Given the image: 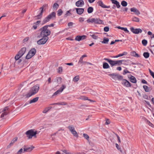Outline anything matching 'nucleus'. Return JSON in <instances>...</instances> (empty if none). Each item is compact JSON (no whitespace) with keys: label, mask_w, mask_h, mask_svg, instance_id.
I'll list each match as a JSON object with an SVG mask.
<instances>
[{"label":"nucleus","mask_w":154,"mask_h":154,"mask_svg":"<svg viewBox=\"0 0 154 154\" xmlns=\"http://www.w3.org/2000/svg\"><path fill=\"white\" fill-rule=\"evenodd\" d=\"M38 31L40 32L39 34L37 36V38H41L42 37L48 38V36L51 33L50 30L47 29V26H43L39 29Z\"/></svg>","instance_id":"nucleus-1"},{"label":"nucleus","mask_w":154,"mask_h":154,"mask_svg":"<svg viewBox=\"0 0 154 154\" xmlns=\"http://www.w3.org/2000/svg\"><path fill=\"white\" fill-rule=\"evenodd\" d=\"M39 89V85L38 84H37L31 88L29 92L27 94V97H30L35 94L38 92Z\"/></svg>","instance_id":"nucleus-2"},{"label":"nucleus","mask_w":154,"mask_h":154,"mask_svg":"<svg viewBox=\"0 0 154 154\" xmlns=\"http://www.w3.org/2000/svg\"><path fill=\"white\" fill-rule=\"evenodd\" d=\"M87 21L88 23H92L98 24H103V21L101 20L99 18H88Z\"/></svg>","instance_id":"nucleus-3"},{"label":"nucleus","mask_w":154,"mask_h":154,"mask_svg":"<svg viewBox=\"0 0 154 154\" xmlns=\"http://www.w3.org/2000/svg\"><path fill=\"white\" fill-rule=\"evenodd\" d=\"M25 134L27 137L29 139H31L32 137H36L37 132L34 131L33 129H30L26 131Z\"/></svg>","instance_id":"nucleus-4"},{"label":"nucleus","mask_w":154,"mask_h":154,"mask_svg":"<svg viewBox=\"0 0 154 154\" xmlns=\"http://www.w3.org/2000/svg\"><path fill=\"white\" fill-rule=\"evenodd\" d=\"M41 38L38 40L37 43L38 45L45 44L48 39V38L45 37H42Z\"/></svg>","instance_id":"nucleus-5"},{"label":"nucleus","mask_w":154,"mask_h":154,"mask_svg":"<svg viewBox=\"0 0 154 154\" xmlns=\"http://www.w3.org/2000/svg\"><path fill=\"white\" fill-rule=\"evenodd\" d=\"M67 128L75 137H78V134L75 130L74 127L73 125H69Z\"/></svg>","instance_id":"nucleus-6"},{"label":"nucleus","mask_w":154,"mask_h":154,"mask_svg":"<svg viewBox=\"0 0 154 154\" xmlns=\"http://www.w3.org/2000/svg\"><path fill=\"white\" fill-rule=\"evenodd\" d=\"M46 6H48V5L46 4H45L43 5L42 7H41L40 8V10H41V12L39 14H38V15L35 17V18L36 19H40L42 17V13L43 12V8H45V7Z\"/></svg>","instance_id":"nucleus-7"},{"label":"nucleus","mask_w":154,"mask_h":154,"mask_svg":"<svg viewBox=\"0 0 154 154\" xmlns=\"http://www.w3.org/2000/svg\"><path fill=\"white\" fill-rule=\"evenodd\" d=\"M131 31L133 33L135 34H138L139 33H141L142 30L140 28L134 29L133 27H131L130 28Z\"/></svg>","instance_id":"nucleus-8"},{"label":"nucleus","mask_w":154,"mask_h":154,"mask_svg":"<svg viewBox=\"0 0 154 154\" xmlns=\"http://www.w3.org/2000/svg\"><path fill=\"white\" fill-rule=\"evenodd\" d=\"M66 88V86L65 85H63L62 87L59 90L54 93L53 96H55L59 94L60 93L62 92L63 90Z\"/></svg>","instance_id":"nucleus-9"},{"label":"nucleus","mask_w":154,"mask_h":154,"mask_svg":"<svg viewBox=\"0 0 154 154\" xmlns=\"http://www.w3.org/2000/svg\"><path fill=\"white\" fill-rule=\"evenodd\" d=\"M122 85L127 87H130L131 86L129 82L126 79L122 80Z\"/></svg>","instance_id":"nucleus-10"},{"label":"nucleus","mask_w":154,"mask_h":154,"mask_svg":"<svg viewBox=\"0 0 154 154\" xmlns=\"http://www.w3.org/2000/svg\"><path fill=\"white\" fill-rule=\"evenodd\" d=\"M104 60L108 62L109 63L111 67L115 66V61H114L107 58H104Z\"/></svg>","instance_id":"nucleus-11"},{"label":"nucleus","mask_w":154,"mask_h":154,"mask_svg":"<svg viewBox=\"0 0 154 154\" xmlns=\"http://www.w3.org/2000/svg\"><path fill=\"white\" fill-rule=\"evenodd\" d=\"M97 3L99 5L103 8H109L110 7V6H106L105 5L101 0H99L98 1Z\"/></svg>","instance_id":"nucleus-12"},{"label":"nucleus","mask_w":154,"mask_h":154,"mask_svg":"<svg viewBox=\"0 0 154 154\" xmlns=\"http://www.w3.org/2000/svg\"><path fill=\"white\" fill-rule=\"evenodd\" d=\"M84 5V2L83 0H80L75 2V5L77 7H82Z\"/></svg>","instance_id":"nucleus-13"},{"label":"nucleus","mask_w":154,"mask_h":154,"mask_svg":"<svg viewBox=\"0 0 154 154\" xmlns=\"http://www.w3.org/2000/svg\"><path fill=\"white\" fill-rule=\"evenodd\" d=\"M86 37V36L85 35H83L82 36L78 35L75 38V40L79 41L85 39Z\"/></svg>","instance_id":"nucleus-14"},{"label":"nucleus","mask_w":154,"mask_h":154,"mask_svg":"<svg viewBox=\"0 0 154 154\" xmlns=\"http://www.w3.org/2000/svg\"><path fill=\"white\" fill-rule=\"evenodd\" d=\"M75 9L76 10L77 13L79 15L82 14L84 11V9L83 8H75Z\"/></svg>","instance_id":"nucleus-15"},{"label":"nucleus","mask_w":154,"mask_h":154,"mask_svg":"<svg viewBox=\"0 0 154 154\" xmlns=\"http://www.w3.org/2000/svg\"><path fill=\"white\" fill-rule=\"evenodd\" d=\"M26 51V48L23 47L18 52V53L20 55V56L22 57L25 54Z\"/></svg>","instance_id":"nucleus-16"},{"label":"nucleus","mask_w":154,"mask_h":154,"mask_svg":"<svg viewBox=\"0 0 154 154\" xmlns=\"http://www.w3.org/2000/svg\"><path fill=\"white\" fill-rule=\"evenodd\" d=\"M130 10L131 12H134L136 15H139L140 14V12L139 11L135 8H131Z\"/></svg>","instance_id":"nucleus-17"},{"label":"nucleus","mask_w":154,"mask_h":154,"mask_svg":"<svg viewBox=\"0 0 154 154\" xmlns=\"http://www.w3.org/2000/svg\"><path fill=\"white\" fill-rule=\"evenodd\" d=\"M17 139L18 138L17 137L14 138L11 141L10 144L7 146V148H10V147L13 145L14 143L17 140Z\"/></svg>","instance_id":"nucleus-18"},{"label":"nucleus","mask_w":154,"mask_h":154,"mask_svg":"<svg viewBox=\"0 0 154 154\" xmlns=\"http://www.w3.org/2000/svg\"><path fill=\"white\" fill-rule=\"evenodd\" d=\"M56 13L55 12H53L50 14H49L48 16L49 17L50 19H51L52 18H55L56 17Z\"/></svg>","instance_id":"nucleus-19"},{"label":"nucleus","mask_w":154,"mask_h":154,"mask_svg":"<svg viewBox=\"0 0 154 154\" xmlns=\"http://www.w3.org/2000/svg\"><path fill=\"white\" fill-rule=\"evenodd\" d=\"M29 54H31L32 55L34 56L36 52V49L35 48H32L29 51Z\"/></svg>","instance_id":"nucleus-20"},{"label":"nucleus","mask_w":154,"mask_h":154,"mask_svg":"<svg viewBox=\"0 0 154 154\" xmlns=\"http://www.w3.org/2000/svg\"><path fill=\"white\" fill-rule=\"evenodd\" d=\"M127 54V53L125 51V52H124L122 54H120L117 55H116L115 56H114L112 57L113 58H118L119 57H122L124 55H126Z\"/></svg>","instance_id":"nucleus-21"},{"label":"nucleus","mask_w":154,"mask_h":154,"mask_svg":"<svg viewBox=\"0 0 154 154\" xmlns=\"http://www.w3.org/2000/svg\"><path fill=\"white\" fill-rule=\"evenodd\" d=\"M117 74L115 73L110 74L109 75L111 77L115 80H117Z\"/></svg>","instance_id":"nucleus-22"},{"label":"nucleus","mask_w":154,"mask_h":154,"mask_svg":"<svg viewBox=\"0 0 154 154\" xmlns=\"http://www.w3.org/2000/svg\"><path fill=\"white\" fill-rule=\"evenodd\" d=\"M123 60H120L115 61V66L118 65L120 66L121 65L122 63V62L123 61Z\"/></svg>","instance_id":"nucleus-23"},{"label":"nucleus","mask_w":154,"mask_h":154,"mask_svg":"<svg viewBox=\"0 0 154 154\" xmlns=\"http://www.w3.org/2000/svg\"><path fill=\"white\" fill-rule=\"evenodd\" d=\"M130 81L131 82L133 83H136L137 82L135 78L133 76L131 75L130 78Z\"/></svg>","instance_id":"nucleus-24"},{"label":"nucleus","mask_w":154,"mask_h":154,"mask_svg":"<svg viewBox=\"0 0 154 154\" xmlns=\"http://www.w3.org/2000/svg\"><path fill=\"white\" fill-rule=\"evenodd\" d=\"M38 99V97H37L34 98L32 100H31L29 102V104L35 103L37 102Z\"/></svg>","instance_id":"nucleus-25"},{"label":"nucleus","mask_w":154,"mask_h":154,"mask_svg":"<svg viewBox=\"0 0 154 154\" xmlns=\"http://www.w3.org/2000/svg\"><path fill=\"white\" fill-rule=\"evenodd\" d=\"M103 68L104 69H107L109 68V65L108 63L106 62L103 63Z\"/></svg>","instance_id":"nucleus-26"},{"label":"nucleus","mask_w":154,"mask_h":154,"mask_svg":"<svg viewBox=\"0 0 154 154\" xmlns=\"http://www.w3.org/2000/svg\"><path fill=\"white\" fill-rule=\"evenodd\" d=\"M131 55L135 57H140V56L135 51H133L131 53Z\"/></svg>","instance_id":"nucleus-27"},{"label":"nucleus","mask_w":154,"mask_h":154,"mask_svg":"<svg viewBox=\"0 0 154 154\" xmlns=\"http://www.w3.org/2000/svg\"><path fill=\"white\" fill-rule=\"evenodd\" d=\"M34 147H27L26 148H24V152H29L32 151Z\"/></svg>","instance_id":"nucleus-28"},{"label":"nucleus","mask_w":154,"mask_h":154,"mask_svg":"<svg viewBox=\"0 0 154 154\" xmlns=\"http://www.w3.org/2000/svg\"><path fill=\"white\" fill-rule=\"evenodd\" d=\"M52 107L51 106H49L48 107L45 108L43 111V113H46L49 110L51 109Z\"/></svg>","instance_id":"nucleus-29"},{"label":"nucleus","mask_w":154,"mask_h":154,"mask_svg":"<svg viewBox=\"0 0 154 154\" xmlns=\"http://www.w3.org/2000/svg\"><path fill=\"white\" fill-rule=\"evenodd\" d=\"M50 18H49V17L48 16L46 17H45L43 20V23L44 24L45 23H46L47 22H48L50 20Z\"/></svg>","instance_id":"nucleus-30"},{"label":"nucleus","mask_w":154,"mask_h":154,"mask_svg":"<svg viewBox=\"0 0 154 154\" xmlns=\"http://www.w3.org/2000/svg\"><path fill=\"white\" fill-rule=\"evenodd\" d=\"M94 10L93 8L92 7H89L87 10L89 14L92 13Z\"/></svg>","instance_id":"nucleus-31"},{"label":"nucleus","mask_w":154,"mask_h":154,"mask_svg":"<svg viewBox=\"0 0 154 154\" xmlns=\"http://www.w3.org/2000/svg\"><path fill=\"white\" fill-rule=\"evenodd\" d=\"M143 88L146 92H149L150 91L149 88L146 85H143Z\"/></svg>","instance_id":"nucleus-32"},{"label":"nucleus","mask_w":154,"mask_h":154,"mask_svg":"<svg viewBox=\"0 0 154 154\" xmlns=\"http://www.w3.org/2000/svg\"><path fill=\"white\" fill-rule=\"evenodd\" d=\"M33 56L31 54H29V52H28V53L26 56V58L27 59H30Z\"/></svg>","instance_id":"nucleus-33"},{"label":"nucleus","mask_w":154,"mask_h":154,"mask_svg":"<svg viewBox=\"0 0 154 154\" xmlns=\"http://www.w3.org/2000/svg\"><path fill=\"white\" fill-rule=\"evenodd\" d=\"M113 3L116 5L117 8H119L120 7L119 2L117 1H115L114 2H112Z\"/></svg>","instance_id":"nucleus-34"},{"label":"nucleus","mask_w":154,"mask_h":154,"mask_svg":"<svg viewBox=\"0 0 154 154\" xmlns=\"http://www.w3.org/2000/svg\"><path fill=\"white\" fill-rule=\"evenodd\" d=\"M109 41V39L108 38H104L103 41L102 42V43L107 44Z\"/></svg>","instance_id":"nucleus-35"},{"label":"nucleus","mask_w":154,"mask_h":154,"mask_svg":"<svg viewBox=\"0 0 154 154\" xmlns=\"http://www.w3.org/2000/svg\"><path fill=\"white\" fill-rule=\"evenodd\" d=\"M143 56L145 58H147L149 57V54L148 52H144L143 54Z\"/></svg>","instance_id":"nucleus-36"},{"label":"nucleus","mask_w":154,"mask_h":154,"mask_svg":"<svg viewBox=\"0 0 154 154\" xmlns=\"http://www.w3.org/2000/svg\"><path fill=\"white\" fill-rule=\"evenodd\" d=\"M83 59L82 58H81V57L80 58L78 62V64H82V63H88L87 62L85 61H83Z\"/></svg>","instance_id":"nucleus-37"},{"label":"nucleus","mask_w":154,"mask_h":154,"mask_svg":"<svg viewBox=\"0 0 154 154\" xmlns=\"http://www.w3.org/2000/svg\"><path fill=\"white\" fill-rule=\"evenodd\" d=\"M132 21L134 22H138L140 20L138 18L134 17L132 18Z\"/></svg>","instance_id":"nucleus-38"},{"label":"nucleus","mask_w":154,"mask_h":154,"mask_svg":"<svg viewBox=\"0 0 154 154\" xmlns=\"http://www.w3.org/2000/svg\"><path fill=\"white\" fill-rule=\"evenodd\" d=\"M57 15L58 16H61L63 13V11L61 9H59L57 11Z\"/></svg>","instance_id":"nucleus-39"},{"label":"nucleus","mask_w":154,"mask_h":154,"mask_svg":"<svg viewBox=\"0 0 154 154\" xmlns=\"http://www.w3.org/2000/svg\"><path fill=\"white\" fill-rule=\"evenodd\" d=\"M121 5L123 7H126L127 5V3L125 1H122L121 3Z\"/></svg>","instance_id":"nucleus-40"},{"label":"nucleus","mask_w":154,"mask_h":154,"mask_svg":"<svg viewBox=\"0 0 154 154\" xmlns=\"http://www.w3.org/2000/svg\"><path fill=\"white\" fill-rule=\"evenodd\" d=\"M62 78L61 77H57L56 79L57 82L58 84H60L61 82Z\"/></svg>","instance_id":"nucleus-41"},{"label":"nucleus","mask_w":154,"mask_h":154,"mask_svg":"<svg viewBox=\"0 0 154 154\" xmlns=\"http://www.w3.org/2000/svg\"><path fill=\"white\" fill-rule=\"evenodd\" d=\"M71 11V9H70L69 11H67L65 15V17H66L68 16H70L71 14V13L70 12Z\"/></svg>","instance_id":"nucleus-42"},{"label":"nucleus","mask_w":154,"mask_h":154,"mask_svg":"<svg viewBox=\"0 0 154 154\" xmlns=\"http://www.w3.org/2000/svg\"><path fill=\"white\" fill-rule=\"evenodd\" d=\"M142 44L144 46H146V45L147 43V41L145 39H143L142 42Z\"/></svg>","instance_id":"nucleus-43"},{"label":"nucleus","mask_w":154,"mask_h":154,"mask_svg":"<svg viewBox=\"0 0 154 154\" xmlns=\"http://www.w3.org/2000/svg\"><path fill=\"white\" fill-rule=\"evenodd\" d=\"M79 79V77L78 76H75L73 79V81L75 82H77Z\"/></svg>","instance_id":"nucleus-44"},{"label":"nucleus","mask_w":154,"mask_h":154,"mask_svg":"<svg viewBox=\"0 0 154 154\" xmlns=\"http://www.w3.org/2000/svg\"><path fill=\"white\" fill-rule=\"evenodd\" d=\"M90 35L94 39H97L98 38V36L95 34L91 35Z\"/></svg>","instance_id":"nucleus-45"},{"label":"nucleus","mask_w":154,"mask_h":154,"mask_svg":"<svg viewBox=\"0 0 154 154\" xmlns=\"http://www.w3.org/2000/svg\"><path fill=\"white\" fill-rule=\"evenodd\" d=\"M22 57L20 56L18 53L15 56V58L16 61H17V60L19 59V58Z\"/></svg>","instance_id":"nucleus-46"},{"label":"nucleus","mask_w":154,"mask_h":154,"mask_svg":"<svg viewBox=\"0 0 154 154\" xmlns=\"http://www.w3.org/2000/svg\"><path fill=\"white\" fill-rule=\"evenodd\" d=\"M149 72L150 75L154 79V73L149 69Z\"/></svg>","instance_id":"nucleus-47"},{"label":"nucleus","mask_w":154,"mask_h":154,"mask_svg":"<svg viewBox=\"0 0 154 154\" xmlns=\"http://www.w3.org/2000/svg\"><path fill=\"white\" fill-rule=\"evenodd\" d=\"M145 121L149 125L153 127V124L151 122H150L148 120L146 119L145 120Z\"/></svg>","instance_id":"nucleus-48"},{"label":"nucleus","mask_w":154,"mask_h":154,"mask_svg":"<svg viewBox=\"0 0 154 154\" xmlns=\"http://www.w3.org/2000/svg\"><path fill=\"white\" fill-rule=\"evenodd\" d=\"M117 80L118 79L119 80H122L123 79V77L122 76L119 75L118 74H117Z\"/></svg>","instance_id":"nucleus-49"},{"label":"nucleus","mask_w":154,"mask_h":154,"mask_svg":"<svg viewBox=\"0 0 154 154\" xmlns=\"http://www.w3.org/2000/svg\"><path fill=\"white\" fill-rule=\"evenodd\" d=\"M59 6V5L57 3H54L53 5V8L56 9H57Z\"/></svg>","instance_id":"nucleus-50"},{"label":"nucleus","mask_w":154,"mask_h":154,"mask_svg":"<svg viewBox=\"0 0 154 154\" xmlns=\"http://www.w3.org/2000/svg\"><path fill=\"white\" fill-rule=\"evenodd\" d=\"M8 114V112H4L3 113H2L1 116V118H3L5 115H6Z\"/></svg>","instance_id":"nucleus-51"},{"label":"nucleus","mask_w":154,"mask_h":154,"mask_svg":"<svg viewBox=\"0 0 154 154\" xmlns=\"http://www.w3.org/2000/svg\"><path fill=\"white\" fill-rule=\"evenodd\" d=\"M63 71L62 67L60 66L58 68V72L59 73H61Z\"/></svg>","instance_id":"nucleus-52"},{"label":"nucleus","mask_w":154,"mask_h":154,"mask_svg":"<svg viewBox=\"0 0 154 154\" xmlns=\"http://www.w3.org/2000/svg\"><path fill=\"white\" fill-rule=\"evenodd\" d=\"M109 28L108 26H106L104 28V30L106 32H107L109 31Z\"/></svg>","instance_id":"nucleus-53"},{"label":"nucleus","mask_w":154,"mask_h":154,"mask_svg":"<svg viewBox=\"0 0 154 154\" xmlns=\"http://www.w3.org/2000/svg\"><path fill=\"white\" fill-rule=\"evenodd\" d=\"M91 94L94 95H96L97 94V93L93 90H91L90 91Z\"/></svg>","instance_id":"nucleus-54"},{"label":"nucleus","mask_w":154,"mask_h":154,"mask_svg":"<svg viewBox=\"0 0 154 154\" xmlns=\"http://www.w3.org/2000/svg\"><path fill=\"white\" fill-rule=\"evenodd\" d=\"M84 137L86 139L88 140L89 139V136L86 134H83Z\"/></svg>","instance_id":"nucleus-55"},{"label":"nucleus","mask_w":154,"mask_h":154,"mask_svg":"<svg viewBox=\"0 0 154 154\" xmlns=\"http://www.w3.org/2000/svg\"><path fill=\"white\" fill-rule=\"evenodd\" d=\"M128 73H130V72L127 69H125L124 70L123 73L124 75H125Z\"/></svg>","instance_id":"nucleus-56"},{"label":"nucleus","mask_w":154,"mask_h":154,"mask_svg":"<svg viewBox=\"0 0 154 154\" xmlns=\"http://www.w3.org/2000/svg\"><path fill=\"white\" fill-rule=\"evenodd\" d=\"M29 39V37H27L26 38H25L23 40V42L24 43L27 41Z\"/></svg>","instance_id":"nucleus-57"},{"label":"nucleus","mask_w":154,"mask_h":154,"mask_svg":"<svg viewBox=\"0 0 154 154\" xmlns=\"http://www.w3.org/2000/svg\"><path fill=\"white\" fill-rule=\"evenodd\" d=\"M33 24L34 25H33V26H32V27L34 29H35V30L36 29H37L38 26L36 24Z\"/></svg>","instance_id":"nucleus-58"},{"label":"nucleus","mask_w":154,"mask_h":154,"mask_svg":"<svg viewBox=\"0 0 154 154\" xmlns=\"http://www.w3.org/2000/svg\"><path fill=\"white\" fill-rule=\"evenodd\" d=\"M122 30H124L126 33H128L129 31L126 28L123 27Z\"/></svg>","instance_id":"nucleus-59"},{"label":"nucleus","mask_w":154,"mask_h":154,"mask_svg":"<svg viewBox=\"0 0 154 154\" xmlns=\"http://www.w3.org/2000/svg\"><path fill=\"white\" fill-rule=\"evenodd\" d=\"M84 18L83 17H80L79 19V21L80 22H82L84 21Z\"/></svg>","instance_id":"nucleus-60"},{"label":"nucleus","mask_w":154,"mask_h":154,"mask_svg":"<svg viewBox=\"0 0 154 154\" xmlns=\"http://www.w3.org/2000/svg\"><path fill=\"white\" fill-rule=\"evenodd\" d=\"M23 149H20L17 152V154H21V153L23 152Z\"/></svg>","instance_id":"nucleus-61"},{"label":"nucleus","mask_w":154,"mask_h":154,"mask_svg":"<svg viewBox=\"0 0 154 154\" xmlns=\"http://www.w3.org/2000/svg\"><path fill=\"white\" fill-rule=\"evenodd\" d=\"M8 106L5 107L3 109V111L4 112H7L6 111L8 110Z\"/></svg>","instance_id":"nucleus-62"},{"label":"nucleus","mask_w":154,"mask_h":154,"mask_svg":"<svg viewBox=\"0 0 154 154\" xmlns=\"http://www.w3.org/2000/svg\"><path fill=\"white\" fill-rule=\"evenodd\" d=\"M141 82L142 83H143V84H147V82H146V81L144 79L142 80Z\"/></svg>","instance_id":"nucleus-63"},{"label":"nucleus","mask_w":154,"mask_h":154,"mask_svg":"<svg viewBox=\"0 0 154 154\" xmlns=\"http://www.w3.org/2000/svg\"><path fill=\"white\" fill-rule=\"evenodd\" d=\"M73 24V23L72 22H69L68 24V25L69 26H72Z\"/></svg>","instance_id":"nucleus-64"}]
</instances>
